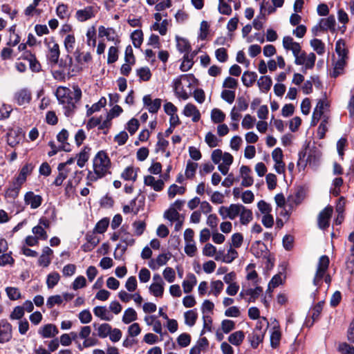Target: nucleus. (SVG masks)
Segmentation results:
<instances>
[{
    "mask_svg": "<svg viewBox=\"0 0 354 354\" xmlns=\"http://www.w3.org/2000/svg\"><path fill=\"white\" fill-rule=\"evenodd\" d=\"M299 158L297 162L299 167L304 166L305 167L306 164H308L310 166L313 167H315L317 166L319 159L320 154L316 150H310L308 154V157L305 160V163L303 164L304 160H303V158L306 156V152H300L299 153Z\"/></svg>",
    "mask_w": 354,
    "mask_h": 354,
    "instance_id": "nucleus-6",
    "label": "nucleus"
},
{
    "mask_svg": "<svg viewBox=\"0 0 354 354\" xmlns=\"http://www.w3.org/2000/svg\"><path fill=\"white\" fill-rule=\"evenodd\" d=\"M238 257V252L232 247L227 250V254L223 255L221 259L220 256H216L215 259L216 261L222 260L223 262L230 263Z\"/></svg>",
    "mask_w": 354,
    "mask_h": 354,
    "instance_id": "nucleus-36",
    "label": "nucleus"
},
{
    "mask_svg": "<svg viewBox=\"0 0 354 354\" xmlns=\"http://www.w3.org/2000/svg\"><path fill=\"white\" fill-rule=\"evenodd\" d=\"M251 169L248 166L243 165L240 168V174L242 178L241 185L245 187H250L254 183L253 178L250 176Z\"/></svg>",
    "mask_w": 354,
    "mask_h": 354,
    "instance_id": "nucleus-17",
    "label": "nucleus"
},
{
    "mask_svg": "<svg viewBox=\"0 0 354 354\" xmlns=\"http://www.w3.org/2000/svg\"><path fill=\"white\" fill-rule=\"evenodd\" d=\"M109 224V220L104 218L97 223L94 230L99 234H102L106 230Z\"/></svg>",
    "mask_w": 354,
    "mask_h": 354,
    "instance_id": "nucleus-63",
    "label": "nucleus"
},
{
    "mask_svg": "<svg viewBox=\"0 0 354 354\" xmlns=\"http://www.w3.org/2000/svg\"><path fill=\"white\" fill-rule=\"evenodd\" d=\"M347 62L348 60L337 59L335 62L333 71L331 73V76L334 78H336L339 75L343 74Z\"/></svg>",
    "mask_w": 354,
    "mask_h": 354,
    "instance_id": "nucleus-26",
    "label": "nucleus"
},
{
    "mask_svg": "<svg viewBox=\"0 0 354 354\" xmlns=\"http://www.w3.org/2000/svg\"><path fill=\"white\" fill-rule=\"evenodd\" d=\"M183 114L187 117H192V121L196 122L201 119V113L197 107L191 103H188L184 107Z\"/></svg>",
    "mask_w": 354,
    "mask_h": 354,
    "instance_id": "nucleus-16",
    "label": "nucleus"
},
{
    "mask_svg": "<svg viewBox=\"0 0 354 354\" xmlns=\"http://www.w3.org/2000/svg\"><path fill=\"white\" fill-rule=\"evenodd\" d=\"M197 283V279L196 276L189 273L187 276V279L183 281L182 286L183 288V291L185 293H189L192 292L193 288Z\"/></svg>",
    "mask_w": 354,
    "mask_h": 354,
    "instance_id": "nucleus-24",
    "label": "nucleus"
},
{
    "mask_svg": "<svg viewBox=\"0 0 354 354\" xmlns=\"http://www.w3.org/2000/svg\"><path fill=\"white\" fill-rule=\"evenodd\" d=\"M333 212V207L331 206H327L319 214L317 224L320 229H326L329 227Z\"/></svg>",
    "mask_w": 354,
    "mask_h": 354,
    "instance_id": "nucleus-7",
    "label": "nucleus"
},
{
    "mask_svg": "<svg viewBox=\"0 0 354 354\" xmlns=\"http://www.w3.org/2000/svg\"><path fill=\"white\" fill-rule=\"evenodd\" d=\"M266 334V330L259 328L257 325L252 333L248 336L249 342L253 348H257L260 343L263 340Z\"/></svg>",
    "mask_w": 354,
    "mask_h": 354,
    "instance_id": "nucleus-9",
    "label": "nucleus"
},
{
    "mask_svg": "<svg viewBox=\"0 0 354 354\" xmlns=\"http://www.w3.org/2000/svg\"><path fill=\"white\" fill-rule=\"evenodd\" d=\"M144 182L146 185L151 187L156 192L162 190L165 185L162 180H156V178L152 176H146Z\"/></svg>",
    "mask_w": 354,
    "mask_h": 354,
    "instance_id": "nucleus-23",
    "label": "nucleus"
},
{
    "mask_svg": "<svg viewBox=\"0 0 354 354\" xmlns=\"http://www.w3.org/2000/svg\"><path fill=\"white\" fill-rule=\"evenodd\" d=\"M182 217H183V216L180 215L177 210L174 209V207H169V208L164 213V218L171 222L179 220V218Z\"/></svg>",
    "mask_w": 354,
    "mask_h": 354,
    "instance_id": "nucleus-46",
    "label": "nucleus"
},
{
    "mask_svg": "<svg viewBox=\"0 0 354 354\" xmlns=\"http://www.w3.org/2000/svg\"><path fill=\"white\" fill-rule=\"evenodd\" d=\"M21 140V136L17 131H10L7 134V143L11 147L18 145Z\"/></svg>",
    "mask_w": 354,
    "mask_h": 354,
    "instance_id": "nucleus-30",
    "label": "nucleus"
},
{
    "mask_svg": "<svg viewBox=\"0 0 354 354\" xmlns=\"http://www.w3.org/2000/svg\"><path fill=\"white\" fill-rule=\"evenodd\" d=\"M281 333L279 327H273L270 335V344L272 348H277L280 342Z\"/></svg>",
    "mask_w": 354,
    "mask_h": 354,
    "instance_id": "nucleus-41",
    "label": "nucleus"
},
{
    "mask_svg": "<svg viewBox=\"0 0 354 354\" xmlns=\"http://www.w3.org/2000/svg\"><path fill=\"white\" fill-rule=\"evenodd\" d=\"M99 35L100 37H106L108 40L114 41L115 32L113 28L101 26L99 27Z\"/></svg>",
    "mask_w": 354,
    "mask_h": 354,
    "instance_id": "nucleus-43",
    "label": "nucleus"
},
{
    "mask_svg": "<svg viewBox=\"0 0 354 354\" xmlns=\"http://www.w3.org/2000/svg\"><path fill=\"white\" fill-rule=\"evenodd\" d=\"M197 313L193 310H188L185 313V324L189 326H192L195 324L197 319Z\"/></svg>",
    "mask_w": 354,
    "mask_h": 354,
    "instance_id": "nucleus-60",
    "label": "nucleus"
},
{
    "mask_svg": "<svg viewBox=\"0 0 354 354\" xmlns=\"http://www.w3.org/2000/svg\"><path fill=\"white\" fill-rule=\"evenodd\" d=\"M59 333L57 326L53 324H48L39 328L38 333L43 338H52Z\"/></svg>",
    "mask_w": 354,
    "mask_h": 354,
    "instance_id": "nucleus-15",
    "label": "nucleus"
},
{
    "mask_svg": "<svg viewBox=\"0 0 354 354\" xmlns=\"http://www.w3.org/2000/svg\"><path fill=\"white\" fill-rule=\"evenodd\" d=\"M93 311L95 316L99 317L102 320L111 321L113 318V315L110 313L109 310L106 308V306H95Z\"/></svg>",
    "mask_w": 354,
    "mask_h": 354,
    "instance_id": "nucleus-19",
    "label": "nucleus"
},
{
    "mask_svg": "<svg viewBox=\"0 0 354 354\" xmlns=\"http://www.w3.org/2000/svg\"><path fill=\"white\" fill-rule=\"evenodd\" d=\"M185 187L173 184L168 189V197L171 199L174 198L176 194L183 195L185 192Z\"/></svg>",
    "mask_w": 354,
    "mask_h": 354,
    "instance_id": "nucleus-47",
    "label": "nucleus"
},
{
    "mask_svg": "<svg viewBox=\"0 0 354 354\" xmlns=\"http://www.w3.org/2000/svg\"><path fill=\"white\" fill-rule=\"evenodd\" d=\"M257 75L254 72L245 71L243 73L241 80L244 86L246 87L252 86L256 82Z\"/></svg>",
    "mask_w": 354,
    "mask_h": 354,
    "instance_id": "nucleus-32",
    "label": "nucleus"
},
{
    "mask_svg": "<svg viewBox=\"0 0 354 354\" xmlns=\"http://www.w3.org/2000/svg\"><path fill=\"white\" fill-rule=\"evenodd\" d=\"M257 84L260 90L263 93H266L270 89L272 82L270 77L262 76L258 80Z\"/></svg>",
    "mask_w": 354,
    "mask_h": 354,
    "instance_id": "nucleus-38",
    "label": "nucleus"
},
{
    "mask_svg": "<svg viewBox=\"0 0 354 354\" xmlns=\"http://www.w3.org/2000/svg\"><path fill=\"white\" fill-rule=\"evenodd\" d=\"M282 44L283 47L286 50L292 51L294 56L299 53V50L301 49L300 44L295 41L293 38L290 36H285L283 38Z\"/></svg>",
    "mask_w": 354,
    "mask_h": 354,
    "instance_id": "nucleus-14",
    "label": "nucleus"
},
{
    "mask_svg": "<svg viewBox=\"0 0 354 354\" xmlns=\"http://www.w3.org/2000/svg\"><path fill=\"white\" fill-rule=\"evenodd\" d=\"M97 10L93 6H86L84 9L78 10L75 13L76 19L83 22L95 17Z\"/></svg>",
    "mask_w": 354,
    "mask_h": 354,
    "instance_id": "nucleus-12",
    "label": "nucleus"
},
{
    "mask_svg": "<svg viewBox=\"0 0 354 354\" xmlns=\"http://www.w3.org/2000/svg\"><path fill=\"white\" fill-rule=\"evenodd\" d=\"M22 183L14 180L12 185L6 189L5 196L11 199H15L19 193Z\"/></svg>",
    "mask_w": 354,
    "mask_h": 354,
    "instance_id": "nucleus-21",
    "label": "nucleus"
},
{
    "mask_svg": "<svg viewBox=\"0 0 354 354\" xmlns=\"http://www.w3.org/2000/svg\"><path fill=\"white\" fill-rule=\"evenodd\" d=\"M87 44L92 47H95L96 45V32L95 28L91 27L86 32Z\"/></svg>",
    "mask_w": 354,
    "mask_h": 354,
    "instance_id": "nucleus-61",
    "label": "nucleus"
},
{
    "mask_svg": "<svg viewBox=\"0 0 354 354\" xmlns=\"http://www.w3.org/2000/svg\"><path fill=\"white\" fill-rule=\"evenodd\" d=\"M12 338V326L7 321H0V343L9 342Z\"/></svg>",
    "mask_w": 354,
    "mask_h": 354,
    "instance_id": "nucleus-10",
    "label": "nucleus"
},
{
    "mask_svg": "<svg viewBox=\"0 0 354 354\" xmlns=\"http://www.w3.org/2000/svg\"><path fill=\"white\" fill-rule=\"evenodd\" d=\"M69 136L68 131L63 129L57 136V141L61 144V148L64 151H69V144L67 140Z\"/></svg>",
    "mask_w": 354,
    "mask_h": 354,
    "instance_id": "nucleus-27",
    "label": "nucleus"
},
{
    "mask_svg": "<svg viewBox=\"0 0 354 354\" xmlns=\"http://www.w3.org/2000/svg\"><path fill=\"white\" fill-rule=\"evenodd\" d=\"M14 99L19 106H25L30 103L32 93L28 88H21L15 93Z\"/></svg>",
    "mask_w": 354,
    "mask_h": 354,
    "instance_id": "nucleus-8",
    "label": "nucleus"
},
{
    "mask_svg": "<svg viewBox=\"0 0 354 354\" xmlns=\"http://www.w3.org/2000/svg\"><path fill=\"white\" fill-rule=\"evenodd\" d=\"M43 198L40 195L35 194L33 192H28L24 196V203L30 205L31 209L38 208L42 203Z\"/></svg>",
    "mask_w": 354,
    "mask_h": 354,
    "instance_id": "nucleus-11",
    "label": "nucleus"
},
{
    "mask_svg": "<svg viewBox=\"0 0 354 354\" xmlns=\"http://www.w3.org/2000/svg\"><path fill=\"white\" fill-rule=\"evenodd\" d=\"M295 63L297 65H304L306 69H311L314 67L316 56L313 53L308 55L301 49L295 56Z\"/></svg>",
    "mask_w": 354,
    "mask_h": 354,
    "instance_id": "nucleus-4",
    "label": "nucleus"
},
{
    "mask_svg": "<svg viewBox=\"0 0 354 354\" xmlns=\"http://www.w3.org/2000/svg\"><path fill=\"white\" fill-rule=\"evenodd\" d=\"M138 315L136 311L133 308H128L124 312L122 322L126 324H130L137 319Z\"/></svg>",
    "mask_w": 354,
    "mask_h": 354,
    "instance_id": "nucleus-35",
    "label": "nucleus"
},
{
    "mask_svg": "<svg viewBox=\"0 0 354 354\" xmlns=\"http://www.w3.org/2000/svg\"><path fill=\"white\" fill-rule=\"evenodd\" d=\"M338 351L342 354H354V346L342 342L338 345Z\"/></svg>",
    "mask_w": 354,
    "mask_h": 354,
    "instance_id": "nucleus-64",
    "label": "nucleus"
},
{
    "mask_svg": "<svg viewBox=\"0 0 354 354\" xmlns=\"http://www.w3.org/2000/svg\"><path fill=\"white\" fill-rule=\"evenodd\" d=\"M136 74L141 81H148L151 77L150 69L147 66L137 69Z\"/></svg>",
    "mask_w": 354,
    "mask_h": 354,
    "instance_id": "nucleus-57",
    "label": "nucleus"
},
{
    "mask_svg": "<svg viewBox=\"0 0 354 354\" xmlns=\"http://www.w3.org/2000/svg\"><path fill=\"white\" fill-rule=\"evenodd\" d=\"M133 44L136 48H140L143 41V33L141 30H136L131 33Z\"/></svg>",
    "mask_w": 354,
    "mask_h": 354,
    "instance_id": "nucleus-51",
    "label": "nucleus"
},
{
    "mask_svg": "<svg viewBox=\"0 0 354 354\" xmlns=\"http://www.w3.org/2000/svg\"><path fill=\"white\" fill-rule=\"evenodd\" d=\"M330 116L328 115H324L323 120L318 127L317 133L320 139L324 138L326 131H328V124L329 123Z\"/></svg>",
    "mask_w": 354,
    "mask_h": 354,
    "instance_id": "nucleus-42",
    "label": "nucleus"
},
{
    "mask_svg": "<svg viewBox=\"0 0 354 354\" xmlns=\"http://www.w3.org/2000/svg\"><path fill=\"white\" fill-rule=\"evenodd\" d=\"M330 260L328 256L322 255L318 261L317 270L313 279V284L317 287L322 286L323 279L329 286L331 282V277L329 274H327V270L328 268Z\"/></svg>",
    "mask_w": 354,
    "mask_h": 354,
    "instance_id": "nucleus-2",
    "label": "nucleus"
},
{
    "mask_svg": "<svg viewBox=\"0 0 354 354\" xmlns=\"http://www.w3.org/2000/svg\"><path fill=\"white\" fill-rule=\"evenodd\" d=\"M255 122L256 118L254 117L250 114H247L244 116L241 122V125L242 127L245 129H250L254 127Z\"/></svg>",
    "mask_w": 354,
    "mask_h": 354,
    "instance_id": "nucleus-59",
    "label": "nucleus"
},
{
    "mask_svg": "<svg viewBox=\"0 0 354 354\" xmlns=\"http://www.w3.org/2000/svg\"><path fill=\"white\" fill-rule=\"evenodd\" d=\"M111 162L107 153L104 151L97 153L93 159V171H88L86 185L91 186L93 183L110 174Z\"/></svg>",
    "mask_w": 354,
    "mask_h": 354,
    "instance_id": "nucleus-1",
    "label": "nucleus"
},
{
    "mask_svg": "<svg viewBox=\"0 0 354 354\" xmlns=\"http://www.w3.org/2000/svg\"><path fill=\"white\" fill-rule=\"evenodd\" d=\"M195 55H196L195 53H193L192 54L186 53L184 55L183 62L180 66V69L182 71H183V72L188 71L192 67V66L194 64L193 59Z\"/></svg>",
    "mask_w": 354,
    "mask_h": 354,
    "instance_id": "nucleus-29",
    "label": "nucleus"
},
{
    "mask_svg": "<svg viewBox=\"0 0 354 354\" xmlns=\"http://www.w3.org/2000/svg\"><path fill=\"white\" fill-rule=\"evenodd\" d=\"M245 339V333L242 330H237L230 335L227 339L228 342L236 346H240Z\"/></svg>",
    "mask_w": 354,
    "mask_h": 354,
    "instance_id": "nucleus-28",
    "label": "nucleus"
},
{
    "mask_svg": "<svg viewBox=\"0 0 354 354\" xmlns=\"http://www.w3.org/2000/svg\"><path fill=\"white\" fill-rule=\"evenodd\" d=\"M198 168V163L189 160L185 169V176L187 178H192Z\"/></svg>",
    "mask_w": 354,
    "mask_h": 354,
    "instance_id": "nucleus-55",
    "label": "nucleus"
},
{
    "mask_svg": "<svg viewBox=\"0 0 354 354\" xmlns=\"http://www.w3.org/2000/svg\"><path fill=\"white\" fill-rule=\"evenodd\" d=\"M60 275L57 272H53L48 274L46 279V285L49 289L54 288L59 282Z\"/></svg>",
    "mask_w": 354,
    "mask_h": 354,
    "instance_id": "nucleus-44",
    "label": "nucleus"
},
{
    "mask_svg": "<svg viewBox=\"0 0 354 354\" xmlns=\"http://www.w3.org/2000/svg\"><path fill=\"white\" fill-rule=\"evenodd\" d=\"M34 167L31 163L26 164L20 170L19 174L17 178L15 179L18 182L24 184L26 178L28 175H30Z\"/></svg>",
    "mask_w": 354,
    "mask_h": 354,
    "instance_id": "nucleus-25",
    "label": "nucleus"
},
{
    "mask_svg": "<svg viewBox=\"0 0 354 354\" xmlns=\"http://www.w3.org/2000/svg\"><path fill=\"white\" fill-rule=\"evenodd\" d=\"M310 46L318 55H323L325 52V45L319 39H314L310 41Z\"/></svg>",
    "mask_w": 354,
    "mask_h": 354,
    "instance_id": "nucleus-53",
    "label": "nucleus"
},
{
    "mask_svg": "<svg viewBox=\"0 0 354 354\" xmlns=\"http://www.w3.org/2000/svg\"><path fill=\"white\" fill-rule=\"evenodd\" d=\"M301 201L302 198L300 192H297L294 195L289 196L287 199L288 206L291 210H293L296 206L301 203Z\"/></svg>",
    "mask_w": 354,
    "mask_h": 354,
    "instance_id": "nucleus-40",
    "label": "nucleus"
},
{
    "mask_svg": "<svg viewBox=\"0 0 354 354\" xmlns=\"http://www.w3.org/2000/svg\"><path fill=\"white\" fill-rule=\"evenodd\" d=\"M32 233L39 240H46L48 239V234L42 227V225H36L32 229Z\"/></svg>",
    "mask_w": 354,
    "mask_h": 354,
    "instance_id": "nucleus-58",
    "label": "nucleus"
},
{
    "mask_svg": "<svg viewBox=\"0 0 354 354\" xmlns=\"http://www.w3.org/2000/svg\"><path fill=\"white\" fill-rule=\"evenodd\" d=\"M335 18L334 16L330 15L327 18L322 19L319 23V28L322 30H335Z\"/></svg>",
    "mask_w": 354,
    "mask_h": 354,
    "instance_id": "nucleus-31",
    "label": "nucleus"
},
{
    "mask_svg": "<svg viewBox=\"0 0 354 354\" xmlns=\"http://www.w3.org/2000/svg\"><path fill=\"white\" fill-rule=\"evenodd\" d=\"M239 216H240V222L242 225L248 224L253 218V215H252V211L249 209H247L243 205L241 208V212L239 214Z\"/></svg>",
    "mask_w": 354,
    "mask_h": 354,
    "instance_id": "nucleus-37",
    "label": "nucleus"
},
{
    "mask_svg": "<svg viewBox=\"0 0 354 354\" xmlns=\"http://www.w3.org/2000/svg\"><path fill=\"white\" fill-rule=\"evenodd\" d=\"M93 327L97 331V335L102 339L107 337L109 333H111L112 328L111 326L107 323L101 324L95 323L93 324Z\"/></svg>",
    "mask_w": 354,
    "mask_h": 354,
    "instance_id": "nucleus-22",
    "label": "nucleus"
},
{
    "mask_svg": "<svg viewBox=\"0 0 354 354\" xmlns=\"http://www.w3.org/2000/svg\"><path fill=\"white\" fill-rule=\"evenodd\" d=\"M64 46L68 53H71L73 50L75 44V38L74 35L68 34L64 38Z\"/></svg>",
    "mask_w": 354,
    "mask_h": 354,
    "instance_id": "nucleus-54",
    "label": "nucleus"
},
{
    "mask_svg": "<svg viewBox=\"0 0 354 354\" xmlns=\"http://www.w3.org/2000/svg\"><path fill=\"white\" fill-rule=\"evenodd\" d=\"M225 114L218 109H214L211 111V119L214 123L218 124L224 121Z\"/></svg>",
    "mask_w": 354,
    "mask_h": 354,
    "instance_id": "nucleus-49",
    "label": "nucleus"
},
{
    "mask_svg": "<svg viewBox=\"0 0 354 354\" xmlns=\"http://www.w3.org/2000/svg\"><path fill=\"white\" fill-rule=\"evenodd\" d=\"M121 176L126 180L135 181L137 178V171L133 167H128L123 171Z\"/></svg>",
    "mask_w": 354,
    "mask_h": 354,
    "instance_id": "nucleus-50",
    "label": "nucleus"
},
{
    "mask_svg": "<svg viewBox=\"0 0 354 354\" xmlns=\"http://www.w3.org/2000/svg\"><path fill=\"white\" fill-rule=\"evenodd\" d=\"M178 50L181 53H189L191 46L187 40L185 39H180L177 41Z\"/></svg>",
    "mask_w": 354,
    "mask_h": 354,
    "instance_id": "nucleus-62",
    "label": "nucleus"
},
{
    "mask_svg": "<svg viewBox=\"0 0 354 354\" xmlns=\"http://www.w3.org/2000/svg\"><path fill=\"white\" fill-rule=\"evenodd\" d=\"M335 52L337 55V59L348 60V50L346 46V43L343 39H339L335 44Z\"/></svg>",
    "mask_w": 354,
    "mask_h": 354,
    "instance_id": "nucleus-20",
    "label": "nucleus"
},
{
    "mask_svg": "<svg viewBox=\"0 0 354 354\" xmlns=\"http://www.w3.org/2000/svg\"><path fill=\"white\" fill-rule=\"evenodd\" d=\"M82 97V91L78 86H73V92H71L60 102L66 109L65 114L70 115L75 108V103L77 102Z\"/></svg>",
    "mask_w": 354,
    "mask_h": 354,
    "instance_id": "nucleus-3",
    "label": "nucleus"
},
{
    "mask_svg": "<svg viewBox=\"0 0 354 354\" xmlns=\"http://www.w3.org/2000/svg\"><path fill=\"white\" fill-rule=\"evenodd\" d=\"M91 149L84 147L82 151L77 154V164L80 167H83L89 158V153Z\"/></svg>",
    "mask_w": 354,
    "mask_h": 354,
    "instance_id": "nucleus-34",
    "label": "nucleus"
},
{
    "mask_svg": "<svg viewBox=\"0 0 354 354\" xmlns=\"http://www.w3.org/2000/svg\"><path fill=\"white\" fill-rule=\"evenodd\" d=\"M187 75H181L174 80V89L176 95L183 100L189 98V95L182 86V79L187 78Z\"/></svg>",
    "mask_w": 354,
    "mask_h": 354,
    "instance_id": "nucleus-13",
    "label": "nucleus"
},
{
    "mask_svg": "<svg viewBox=\"0 0 354 354\" xmlns=\"http://www.w3.org/2000/svg\"><path fill=\"white\" fill-rule=\"evenodd\" d=\"M263 292V288L260 286H257L255 288H249L246 290V295L250 296L248 298V302H254L256 299Z\"/></svg>",
    "mask_w": 354,
    "mask_h": 354,
    "instance_id": "nucleus-45",
    "label": "nucleus"
},
{
    "mask_svg": "<svg viewBox=\"0 0 354 354\" xmlns=\"http://www.w3.org/2000/svg\"><path fill=\"white\" fill-rule=\"evenodd\" d=\"M165 283H152L149 286V292L156 297H162L164 292Z\"/></svg>",
    "mask_w": 354,
    "mask_h": 354,
    "instance_id": "nucleus-39",
    "label": "nucleus"
},
{
    "mask_svg": "<svg viewBox=\"0 0 354 354\" xmlns=\"http://www.w3.org/2000/svg\"><path fill=\"white\" fill-rule=\"evenodd\" d=\"M44 44L48 50L49 60L54 64H57L60 55L59 44L55 41L54 37L46 38Z\"/></svg>",
    "mask_w": 354,
    "mask_h": 354,
    "instance_id": "nucleus-5",
    "label": "nucleus"
},
{
    "mask_svg": "<svg viewBox=\"0 0 354 354\" xmlns=\"http://www.w3.org/2000/svg\"><path fill=\"white\" fill-rule=\"evenodd\" d=\"M53 251L49 247H44L42 250V254L38 259V264L40 266L48 267L51 262V257Z\"/></svg>",
    "mask_w": 354,
    "mask_h": 354,
    "instance_id": "nucleus-18",
    "label": "nucleus"
},
{
    "mask_svg": "<svg viewBox=\"0 0 354 354\" xmlns=\"http://www.w3.org/2000/svg\"><path fill=\"white\" fill-rule=\"evenodd\" d=\"M223 282L221 280L212 281L210 282V290L209 292V295H212L217 297L223 291Z\"/></svg>",
    "mask_w": 354,
    "mask_h": 354,
    "instance_id": "nucleus-33",
    "label": "nucleus"
},
{
    "mask_svg": "<svg viewBox=\"0 0 354 354\" xmlns=\"http://www.w3.org/2000/svg\"><path fill=\"white\" fill-rule=\"evenodd\" d=\"M205 141L209 147L214 148L218 146L221 140L212 132H208L205 136Z\"/></svg>",
    "mask_w": 354,
    "mask_h": 354,
    "instance_id": "nucleus-52",
    "label": "nucleus"
},
{
    "mask_svg": "<svg viewBox=\"0 0 354 354\" xmlns=\"http://www.w3.org/2000/svg\"><path fill=\"white\" fill-rule=\"evenodd\" d=\"M56 13L58 17H59L62 19H68L70 17L68 7L67 5L64 3L58 4L56 8Z\"/></svg>",
    "mask_w": 354,
    "mask_h": 354,
    "instance_id": "nucleus-48",
    "label": "nucleus"
},
{
    "mask_svg": "<svg viewBox=\"0 0 354 354\" xmlns=\"http://www.w3.org/2000/svg\"><path fill=\"white\" fill-rule=\"evenodd\" d=\"M324 304V301L318 302L311 310V318L313 322L317 320L321 315Z\"/></svg>",
    "mask_w": 354,
    "mask_h": 354,
    "instance_id": "nucleus-56",
    "label": "nucleus"
}]
</instances>
